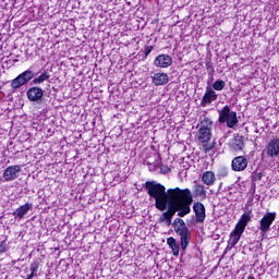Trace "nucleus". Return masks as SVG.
Segmentation results:
<instances>
[{
    "label": "nucleus",
    "mask_w": 279,
    "mask_h": 279,
    "mask_svg": "<svg viewBox=\"0 0 279 279\" xmlns=\"http://www.w3.org/2000/svg\"><path fill=\"white\" fill-rule=\"evenodd\" d=\"M51 76L49 75V72L45 70L38 77H35L33 80V84L38 85L43 84V82H47Z\"/></svg>",
    "instance_id": "5701e85b"
},
{
    "label": "nucleus",
    "mask_w": 279,
    "mask_h": 279,
    "mask_svg": "<svg viewBox=\"0 0 279 279\" xmlns=\"http://www.w3.org/2000/svg\"><path fill=\"white\" fill-rule=\"evenodd\" d=\"M194 195H196V197H203L204 199H206V187H204V185L202 184H195Z\"/></svg>",
    "instance_id": "b1692460"
},
{
    "label": "nucleus",
    "mask_w": 279,
    "mask_h": 279,
    "mask_svg": "<svg viewBox=\"0 0 279 279\" xmlns=\"http://www.w3.org/2000/svg\"><path fill=\"white\" fill-rule=\"evenodd\" d=\"M181 239V250L183 252H186V248L189 247L191 243V230L185 229L181 231L180 233H177Z\"/></svg>",
    "instance_id": "2eb2a0df"
},
{
    "label": "nucleus",
    "mask_w": 279,
    "mask_h": 279,
    "mask_svg": "<svg viewBox=\"0 0 279 279\" xmlns=\"http://www.w3.org/2000/svg\"><path fill=\"white\" fill-rule=\"evenodd\" d=\"M0 90H1V85H0Z\"/></svg>",
    "instance_id": "f704fd0d"
},
{
    "label": "nucleus",
    "mask_w": 279,
    "mask_h": 279,
    "mask_svg": "<svg viewBox=\"0 0 279 279\" xmlns=\"http://www.w3.org/2000/svg\"><path fill=\"white\" fill-rule=\"evenodd\" d=\"M231 169L238 172L245 171V169H247V158H245V156L233 158L231 161Z\"/></svg>",
    "instance_id": "9b49d317"
},
{
    "label": "nucleus",
    "mask_w": 279,
    "mask_h": 279,
    "mask_svg": "<svg viewBox=\"0 0 279 279\" xmlns=\"http://www.w3.org/2000/svg\"><path fill=\"white\" fill-rule=\"evenodd\" d=\"M202 182L205 186H213L217 182V177L215 172L207 170L202 175Z\"/></svg>",
    "instance_id": "dca6fc26"
},
{
    "label": "nucleus",
    "mask_w": 279,
    "mask_h": 279,
    "mask_svg": "<svg viewBox=\"0 0 279 279\" xmlns=\"http://www.w3.org/2000/svg\"><path fill=\"white\" fill-rule=\"evenodd\" d=\"M213 88H214V90H223L226 88V82L221 81V80H217L213 84Z\"/></svg>",
    "instance_id": "a878e982"
},
{
    "label": "nucleus",
    "mask_w": 279,
    "mask_h": 279,
    "mask_svg": "<svg viewBox=\"0 0 279 279\" xmlns=\"http://www.w3.org/2000/svg\"><path fill=\"white\" fill-rule=\"evenodd\" d=\"M34 71L26 70L19 74L15 78L11 81V88L13 90H19L22 86H25V84H28L31 80H34Z\"/></svg>",
    "instance_id": "20e7f679"
},
{
    "label": "nucleus",
    "mask_w": 279,
    "mask_h": 279,
    "mask_svg": "<svg viewBox=\"0 0 279 279\" xmlns=\"http://www.w3.org/2000/svg\"><path fill=\"white\" fill-rule=\"evenodd\" d=\"M145 189L151 199H155V208L162 214L159 217L160 223L171 226L175 213L178 217H186L191 215V205L193 204V193L191 189L165 187L161 183L146 181ZM166 210V211H163Z\"/></svg>",
    "instance_id": "f257e3e1"
},
{
    "label": "nucleus",
    "mask_w": 279,
    "mask_h": 279,
    "mask_svg": "<svg viewBox=\"0 0 279 279\" xmlns=\"http://www.w3.org/2000/svg\"><path fill=\"white\" fill-rule=\"evenodd\" d=\"M229 146L231 151H243V148L245 147V136L235 134Z\"/></svg>",
    "instance_id": "1a4fd4ad"
},
{
    "label": "nucleus",
    "mask_w": 279,
    "mask_h": 279,
    "mask_svg": "<svg viewBox=\"0 0 279 279\" xmlns=\"http://www.w3.org/2000/svg\"><path fill=\"white\" fill-rule=\"evenodd\" d=\"M215 122L208 116H206V111L203 116L199 117L198 123L196 125V140L198 143H210L213 138V126Z\"/></svg>",
    "instance_id": "f03ea898"
},
{
    "label": "nucleus",
    "mask_w": 279,
    "mask_h": 279,
    "mask_svg": "<svg viewBox=\"0 0 279 279\" xmlns=\"http://www.w3.org/2000/svg\"><path fill=\"white\" fill-rule=\"evenodd\" d=\"M252 180H253V182H258V181L263 180V172L253 174Z\"/></svg>",
    "instance_id": "2f4dec72"
},
{
    "label": "nucleus",
    "mask_w": 279,
    "mask_h": 279,
    "mask_svg": "<svg viewBox=\"0 0 279 279\" xmlns=\"http://www.w3.org/2000/svg\"><path fill=\"white\" fill-rule=\"evenodd\" d=\"M28 101H39L43 99L45 92L40 87H31L26 92Z\"/></svg>",
    "instance_id": "4468645a"
},
{
    "label": "nucleus",
    "mask_w": 279,
    "mask_h": 279,
    "mask_svg": "<svg viewBox=\"0 0 279 279\" xmlns=\"http://www.w3.org/2000/svg\"><path fill=\"white\" fill-rule=\"evenodd\" d=\"M276 221V213H266L265 216L259 220V230L262 234H267L271 230V226Z\"/></svg>",
    "instance_id": "39448f33"
},
{
    "label": "nucleus",
    "mask_w": 279,
    "mask_h": 279,
    "mask_svg": "<svg viewBox=\"0 0 279 279\" xmlns=\"http://www.w3.org/2000/svg\"><path fill=\"white\" fill-rule=\"evenodd\" d=\"M154 49V46H145L144 48V60H147V57L149 53H151V50Z\"/></svg>",
    "instance_id": "c85d7f7f"
},
{
    "label": "nucleus",
    "mask_w": 279,
    "mask_h": 279,
    "mask_svg": "<svg viewBox=\"0 0 279 279\" xmlns=\"http://www.w3.org/2000/svg\"><path fill=\"white\" fill-rule=\"evenodd\" d=\"M206 66V71L209 75H215V68L213 66V62L211 61H207L205 63Z\"/></svg>",
    "instance_id": "cd10ccee"
},
{
    "label": "nucleus",
    "mask_w": 279,
    "mask_h": 279,
    "mask_svg": "<svg viewBox=\"0 0 279 279\" xmlns=\"http://www.w3.org/2000/svg\"><path fill=\"white\" fill-rule=\"evenodd\" d=\"M154 161H146V166L149 167V171H156L161 165L162 157L160 154H153Z\"/></svg>",
    "instance_id": "6ab92c4d"
},
{
    "label": "nucleus",
    "mask_w": 279,
    "mask_h": 279,
    "mask_svg": "<svg viewBox=\"0 0 279 279\" xmlns=\"http://www.w3.org/2000/svg\"><path fill=\"white\" fill-rule=\"evenodd\" d=\"M19 173H21L20 165L9 166L3 171V178L5 182H12V180H16V178H19Z\"/></svg>",
    "instance_id": "0eeeda50"
},
{
    "label": "nucleus",
    "mask_w": 279,
    "mask_h": 279,
    "mask_svg": "<svg viewBox=\"0 0 279 279\" xmlns=\"http://www.w3.org/2000/svg\"><path fill=\"white\" fill-rule=\"evenodd\" d=\"M160 173L163 175H167V173H171V169L167 165H161L160 166Z\"/></svg>",
    "instance_id": "c756f323"
},
{
    "label": "nucleus",
    "mask_w": 279,
    "mask_h": 279,
    "mask_svg": "<svg viewBox=\"0 0 279 279\" xmlns=\"http://www.w3.org/2000/svg\"><path fill=\"white\" fill-rule=\"evenodd\" d=\"M154 64L159 69H169L173 64V59L169 54H158L155 58Z\"/></svg>",
    "instance_id": "9d476101"
},
{
    "label": "nucleus",
    "mask_w": 279,
    "mask_h": 279,
    "mask_svg": "<svg viewBox=\"0 0 279 279\" xmlns=\"http://www.w3.org/2000/svg\"><path fill=\"white\" fill-rule=\"evenodd\" d=\"M250 221H252V211L242 214L238 223H240V226H244V228H247V223H250Z\"/></svg>",
    "instance_id": "4be33fe9"
},
{
    "label": "nucleus",
    "mask_w": 279,
    "mask_h": 279,
    "mask_svg": "<svg viewBox=\"0 0 279 279\" xmlns=\"http://www.w3.org/2000/svg\"><path fill=\"white\" fill-rule=\"evenodd\" d=\"M29 270H31V274L36 275L38 272V263H36V262L32 263Z\"/></svg>",
    "instance_id": "7c9ffc66"
},
{
    "label": "nucleus",
    "mask_w": 279,
    "mask_h": 279,
    "mask_svg": "<svg viewBox=\"0 0 279 279\" xmlns=\"http://www.w3.org/2000/svg\"><path fill=\"white\" fill-rule=\"evenodd\" d=\"M151 84L154 86H165L169 84V74L165 72H157L151 76Z\"/></svg>",
    "instance_id": "f8f14e48"
},
{
    "label": "nucleus",
    "mask_w": 279,
    "mask_h": 279,
    "mask_svg": "<svg viewBox=\"0 0 279 279\" xmlns=\"http://www.w3.org/2000/svg\"><path fill=\"white\" fill-rule=\"evenodd\" d=\"M203 145V151L204 154H208V151H213L215 149V142L208 143V142H201Z\"/></svg>",
    "instance_id": "393cba45"
},
{
    "label": "nucleus",
    "mask_w": 279,
    "mask_h": 279,
    "mask_svg": "<svg viewBox=\"0 0 279 279\" xmlns=\"http://www.w3.org/2000/svg\"><path fill=\"white\" fill-rule=\"evenodd\" d=\"M5 253V240L0 242V254Z\"/></svg>",
    "instance_id": "473e14b6"
},
{
    "label": "nucleus",
    "mask_w": 279,
    "mask_h": 279,
    "mask_svg": "<svg viewBox=\"0 0 279 279\" xmlns=\"http://www.w3.org/2000/svg\"><path fill=\"white\" fill-rule=\"evenodd\" d=\"M247 279H256V278L254 277V275H251L247 277Z\"/></svg>",
    "instance_id": "72a5a7b5"
},
{
    "label": "nucleus",
    "mask_w": 279,
    "mask_h": 279,
    "mask_svg": "<svg viewBox=\"0 0 279 279\" xmlns=\"http://www.w3.org/2000/svg\"><path fill=\"white\" fill-rule=\"evenodd\" d=\"M33 205L29 203H25L24 205L20 206L15 211H13V217H19V219H23L32 210Z\"/></svg>",
    "instance_id": "f3484780"
},
{
    "label": "nucleus",
    "mask_w": 279,
    "mask_h": 279,
    "mask_svg": "<svg viewBox=\"0 0 279 279\" xmlns=\"http://www.w3.org/2000/svg\"><path fill=\"white\" fill-rule=\"evenodd\" d=\"M218 121L220 123H227V128H234L239 123V119L236 118V111H230V106L226 105L219 111Z\"/></svg>",
    "instance_id": "7ed1b4c3"
},
{
    "label": "nucleus",
    "mask_w": 279,
    "mask_h": 279,
    "mask_svg": "<svg viewBox=\"0 0 279 279\" xmlns=\"http://www.w3.org/2000/svg\"><path fill=\"white\" fill-rule=\"evenodd\" d=\"M173 230L175 234H180V232H184V230H189V227H186V222L182 218H175L172 222Z\"/></svg>",
    "instance_id": "a211bd4d"
},
{
    "label": "nucleus",
    "mask_w": 279,
    "mask_h": 279,
    "mask_svg": "<svg viewBox=\"0 0 279 279\" xmlns=\"http://www.w3.org/2000/svg\"><path fill=\"white\" fill-rule=\"evenodd\" d=\"M232 232H235V234H240L243 236V232H245V226L240 225L239 222L235 225L234 230Z\"/></svg>",
    "instance_id": "bb28decb"
},
{
    "label": "nucleus",
    "mask_w": 279,
    "mask_h": 279,
    "mask_svg": "<svg viewBox=\"0 0 279 279\" xmlns=\"http://www.w3.org/2000/svg\"><path fill=\"white\" fill-rule=\"evenodd\" d=\"M193 211L196 223H204V221H206V206H204L202 202L193 204Z\"/></svg>",
    "instance_id": "423d86ee"
},
{
    "label": "nucleus",
    "mask_w": 279,
    "mask_h": 279,
    "mask_svg": "<svg viewBox=\"0 0 279 279\" xmlns=\"http://www.w3.org/2000/svg\"><path fill=\"white\" fill-rule=\"evenodd\" d=\"M241 236H242L241 234L235 233L234 231H231L227 247H229V250H232V247H234V245H236V243L241 241Z\"/></svg>",
    "instance_id": "412c9836"
},
{
    "label": "nucleus",
    "mask_w": 279,
    "mask_h": 279,
    "mask_svg": "<svg viewBox=\"0 0 279 279\" xmlns=\"http://www.w3.org/2000/svg\"><path fill=\"white\" fill-rule=\"evenodd\" d=\"M266 154L269 158H276V156H279V138H272L269 141L266 147Z\"/></svg>",
    "instance_id": "ddd939ff"
},
{
    "label": "nucleus",
    "mask_w": 279,
    "mask_h": 279,
    "mask_svg": "<svg viewBox=\"0 0 279 279\" xmlns=\"http://www.w3.org/2000/svg\"><path fill=\"white\" fill-rule=\"evenodd\" d=\"M167 244L169 245L170 250H172L173 256H180V244H178V240H175V238H168Z\"/></svg>",
    "instance_id": "aec40b11"
},
{
    "label": "nucleus",
    "mask_w": 279,
    "mask_h": 279,
    "mask_svg": "<svg viewBox=\"0 0 279 279\" xmlns=\"http://www.w3.org/2000/svg\"><path fill=\"white\" fill-rule=\"evenodd\" d=\"M217 92L210 87H206L205 94L201 100L202 108H206V106H210L213 101H217Z\"/></svg>",
    "instance_id": "6e6552de"
}]
</instances>
